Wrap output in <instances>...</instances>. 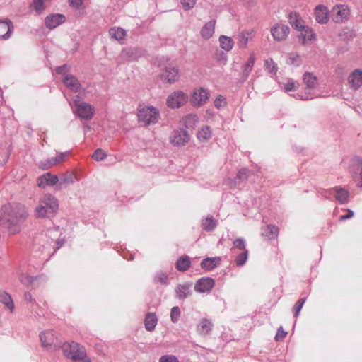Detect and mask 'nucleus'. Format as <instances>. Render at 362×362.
<instances>
[{
	"instance_id": "nucleus-1",
	"label": "nucleus",
	"mask_w": 362,
	"mask_h": 362,
	"mask_svg": "<svg viewBox=\"0 0 362 362\" xmlns=\"http://www.w3.org/2000/svg\"><path fill=\"white\" fill-rule=\"evenodd\" d=\"M4 217L0 218V221H4L3 225L7 228L11 235L20 232V226L28 216L26 207L18 203H13L2 207Z\"/></svg>"
},
{
	"instance_id": "nucleus-2",
	"label": "nucleus",
	"mask_w": 362,
	"mask_h": 362,
	"mask_svg": "<svg viewBox=\"0 0 362 362\" xmlns=\"http://www.w3.org/2000/svg\"><path fill=\"white\" fill-rule=\"evenodd\" d=\"M58 209L57 199L51 194H45L40 197L35 212L37 218H51L57 214Z\"/></svg>"
},
{
	"instance_id": "nucleus-3",
	"label": "nucleus",
	"mask_w": 362,
	"mask_h": 362,
	"mask_svg": "<svg viewBox=\"0 0 362 362\" xmlns=\"http://www.w3.org/2000/svg\"><path fill=\"white\" fill-rule=\"evenodd\" d=\"M74 115L84 120L91 119L95 112V107L90 103L84 102L79 95L74 96L69 102Z\"/></svg>"
},
{
	"instance_id": "nucleus-4",
	"label": "nucleus",
	"mask_w": 362,
	"mask_h": 362,
	"mask_svg": "<svg viewBox=\"0 0 362 362\" xmlns=\"http://www.w3.org/2000/svg\"><path fill=\"white\" fill-rule=\"evenodd\" d=\"M139 122L148 126L158 122L160 118L159 111L154 107H143L138 113Z\"/></svg>"
},
{
	"instance_id": "nucleus-5",
	"label": "nucleus",
	"mask_w": 362,
	"mask_h": 362,
	"mask_svg": "<svg viewBox=\"0 0 362 362\" xmlns=\"http://www.w3.org/2000/svg\"><path fill=\"white\" fill-rule=\"evenodd\" d=\"M210 97L209 91L202 87L195 88L191 94L190 103L194 107L204 106Z\"/></svg>"
},
{
	"instance_id": "nucleus-6",
	"label": "nucleus",
	"mask_w": 362,
	"mask_h": 362,
	"mask_svg": "<svg viewBox=\"0 0 362 362\" xmlns=\"http://www.w3.org/2000/svg\"><path fill=\"white\" fill-rule=\"evenodd\" d=\"M42 346L47 350L52 351L59 347L58 339L53 330L42 332L40 334Z\"/></svg>"
},
{
	"instance_id": "nucleus-7",
	"label": "nucleus",
	"mask_w": 362,
	"mask_h": 362,
	"mask_svg": "<svg viewBox=\"0 0 362 362\" xmlns=\"http://www.w3.org/2000/svg\"><path fill=\"white\" fill-rule=\"evenodd\" d=\"M303 82L305 85V92L306 95L301 96L300 100H308L313 99L315 95H313L311 93L317 85V78L312 73L305 72L303 76Z\"/></svg>"
},
{
	"instance_id": "nucleus-8",
	"label": "nucleus",
	"mask_w": 362,
	"mask_h": 362,
	"mask_svg": "<svg viewBox=\"0 0 362 362\" xmlns=\"http://www.w3.org/2000/svg\"><path fill=\"white\" fill-rule=\"evenodd\" d=\"M187 95L183 91L178 90L168 95L166 104L170 108H179L187 103Z\"/></svg>"
},
{
	"instance_id": "nucleus-9",
	"label": "nucleus",
	"mask_w": 362,
	"mask_h": 362,
	"mask_svg": "<svg viewBox=\"0 0 362 362\" xmlns=\"http://www.w3.org/2000/svg\"><path fill=\"white\" fill-rule=\"evenodd\" d=\"M62 350L64 356L71 360L75 359L80 352H85V349L76 342H66L62 346Z\"/></svg>"
},
{
	"instance_id": "nucleus-10",
	"label": "nucleus",
	"mask_w": 362,
	"mask_h": 362,
	"mask_svg": "<svg viewBox=\"0 0 362 362\" xmlns=\"http://www.w3.org/2000/svg\"><path fill=\"white\" fill-rule=\"evenodd\" d=\"M270 33L275 41H284L288 37L290 28L286 25L276 23L271 28Z\"/></svg>"
},
{
	"instance_id": "nucleus-11",
	"label": "nucleus",
	"mask_w": 362,
	"mask_h": 362,
	"mask_svg": "<svg viewBox=\"0 0 362 362\" xmlns=\"http://www.w3.org/2000/svg\"><path fill=\"white\" fill-rule=\"evenodd\" d=\"M190 139L188 132L182 129L174 130L170 137V142L174 146H184Z\"/></svg>"
},
{
	"instance_id": "nucleus-12",
	"label": "nucleus",
	"mask_w": 362,
	"mask_h": 362,
	"mask_svg": "<svg viewBox=\"0 0 362 362\" xmlns=\"http://www.w3.org/2000/svg\"><path fill=\"white\" fill-rule=\"evenodd\" d=\"M349 9L344 5L334 6L331 11V18L335 23H342L347 19Z\"/></svg>"
},
{
	"instance_id": "nucleus-13",
	"label": "nucleus",
	"mask_w": 362,
	"mask_h": 362,
	"mask_svg": "<svg viewBox=\"0 0 362 362\" xmlns=\"http://www.w3.org/2000/svg\"><path fill=\"white\" fill-rule=\"evenodd\" d=\"M14 30V25L8 18L0 20V40H7L11 38Z\"/></svg>"
},
{
	"instance_id": "nucleus-14",
	"label": "nucleus",
	"mask_w": 362,
	"mask_h": 362,
	"mask_svg": "<svg viewBox=\"0 0 362 362\" xmlns=\"http://www.w3.org/2000/svg\"><path fill=\"white\" fill-rule=\"evenodd\" d=\"M351 89L356 90L362 86V69H356L351 71L347 78Z\"/></svg>"
},
{
	"instance_id": "nucleus-15",
	"label": "nucleus",
	"mask_w": 362,
	"mask_h": 362,
	"mask_svg": "<svg viewBox=\"0 0 362 362\" xmlns=\"http://www.w3.org/2000/svg\"><path fill=\"white\" fill-rule=\"evenodd\" d=\"M215 281L211 277L199 279L195 284L194 290L198 293H209L214 286Z\"/></svg>"
},
{
	"instance_id": "nucleus-16",
	"label": "nucleus",
	"mask_w": 362,
	"mask_h": 362,
	"mask_svg": "<svg viewBox=\"0 0 362 362\" xmlns=\"http://www.w3.org/2000/svg\"><path fill=\"white\" fill-rule=\"evenodd\" d=\"M161 79L169 83H173L179 79V70L174 66H168L161 74Z\"/></svg>"
},
{
	"instance_id": "nucleus-17",
	"label": "nucleus",
	"mask_w": 362,
	"mask_h": 362,
	"mask_svg": "<svg viewBox=\"0 0 362 362\" xmlns=\"http://www.w3.org/2000/svg\"><path fill=\"white\" fill-rule=\"evenodd\" d=\"M59 181L57 175H52L49 173L43 174L38 177L37 185L40 187H45L46 186H54Z\"/></svg>"
},
{
	"instance_id": "nucleus-18",
	"label": "nucleus",
	"mask_w": 362,
	"mask_h": 362,
	"mask_svg": "<svg viewBox=\"0 0 362 362\" xmlns=\"http://www.w3.org/2000/svg\"><path fill=\"white\" fill-rule=\"evenodd\" d=\"M63 82L66 86L73 92H79L82 88L80 81L71 74L65 75L63 78Z\"/></svg>"
},
{
	"instance_id": "nucleus-19",
	"label": "nucleus",
	"mask_w": 362,
	"mask_h": 362,
	"mask_svg": "<svg viewBox=\"0 0 362 362\" xmlns=\"http://www.w3.org/2000/svg\"><path fill=\"white\" fill-rule=\"evenodd\" d=\"M65 21L63 14H52L45 18V25L49 29H54Z\"/></svg>"
},
{
	"instance_id": "nucleus-20",
	"label": "nucleus",
	"mask_w": 362,
	"mask_h": 362,
	"mask_svg": "<svg viewBox=\"0 0 362 362\" xmlns=\"http://www.w3.org/2000/svg\"><path fill=\"white\" fill-rule=\"evenodd\" d=\"M255 36V31L253 30H245L239 33L237 35L238 45L241 49H245L247 46L250 39Z\"/></svg>"
},
{
	"instance_id": "nucleus-21",
	"label": "nucleus",
	"mask_w": 362,
	"mask_h": 362,
	"mask_svg": "<svg viewBox=\"0 0 362 362\" xmlns=\"http://www.w3.org/2000/svg\"><path fill=\"white\" fill-rule=\"evenodd\" d=\"M214 324L209 319L202 318L197 325V332L201 336H206L210 333Z\"/></svg>"
},
{
	"instance_id": "nucleus-22",
	"label": "nucleus",
	"mask_w": 362,
	"mask_h": 362,
	"mask_svg": "<svg viewBox=\"0 0 362 362\" xmlns=\"http://www.w3.org/2000/svg\"><path fill=\"white\" fill-rule=\"evenodd\" d=\"M192 284L190 282H185L183 284H180L175 289L176 298L184 300L192 294L190 290Z\"/></svg>"
},
{
	"instance_id": "nucleus-23",
	"label": "nucleus",
	"mask_w": 362,
	"mask_h": 362,
	"mask_svg": "<svg viewBox=\"0 0 362 362\" xmlns=\"http://www.w3.org/2000/svg\"><path fill=\"white\" fill-rule=\"evenodd\" d=\"M216 21L211 20L206 22L200 30V35L202 38L208 40L211 38L215 30Z\"/></svg>"
},
{
	"instance_id": "nucleus-24",
	"label": "nucleus",
	"mask_w": 362,
	"mask_h": 362,
	"mask_svg": "<svg viewBox=\"0 0 362 362\" xmlns=\"http://www.w3.org/2000/svg\"><path fill=\"white\" fill-rule=\"evenodd\" d=\"M331 192H334L335 199L340 204H345L348 202L349 197V192L348 190L340 187H335L331 189Z\"/></svg>"
},
{
	"instance_id": "nucleus-25",
	"label": "nucleus",
	"mask_w": 362,
	"mask_h": 362,
	"mask_svg": "<svg viewBox=\"0 0 362 362\" xmlns=\"http://www.w3.org/2000/svg\"><path fill=\"white\" fill-rule=\"evenodd\" d=\"M315 20L320 23H325L328 21L327 8L322 5H318L315 8Z\"/></svg>"
},
{
	"instance_id": "nucleus-26",
	"label": "nucleus",
	"mask_w": 362,
	"mask_h": 362,
	"mask_svg": "<svg viewBox=\"0 0 362 362\" xmlns=\"http://www.w3.org/2000/svg\"><path fill=\"white\" fill-rule=\"evenodd\" d=\"M221 262V258L218 257H207L201 262V267L206 271H211L216 268Z\"/></svg>"
},
{
	"instance_id": "nucleus-27",
	"label": "nucleus",
	"mask_w": 362,
	"mask_h": 362,
	"mask_svg": "<svg viewBox=\"0 0 362 362\" xmlns=\"http://www.w3.org/2000/svg\"><path fill=\"white\" fill-rule=\"evenodd\" d=\"M279 233V228L274 225H267L262 228V235L266 237L268 240L275 239Z\"/></svg>"
},
{
	"instance_id": "nucleus-28",
	"label": "nucleus",
	"mask_w": 362,
	"mask_h": 362,
	"mask_svg": "<svg viewBox=\"0 0 362 362\" xmlns=\"http://www.w3.org/2000/svg\"><path fill=\"white\" fill-rule=\"evenodd\" d=\"M42 278L41 276H32L27 274L22 273L19 276V281L25 286L35 287V282L38 281Z\"/></svg>"
},
{
	"instance_id": "nucleus-29",
	"label": "nucleus",
	"mask_w": 362,
	"mask_h": 362,
	"mask_svg": "<svg viewBox=\"0 0 362 362\" xmlns=\"http://www.w3.org/2000/svg\"><path fill=\"white\" fill-rule=\"evenodd\" d=\"M288 22L291 26L297 30H301L304 28L303 21L297 13H290L288 16Z\"/></svg>"
},
{
	"instance_id": "nucleus-30",
	"label": "nucleus",
	"mask_w": 362,
	"mask_h": 362,
	"mask_svg": "<svg viewBox=\"0 0 362 362\" xmlns=\"http://www.w3.org/2000/svg\"><path fill=\"white\" fill-rule=\"evenodd\" d=\"M158 319L154 313H148L145 317L144 325L146 330L152 332L155 329Z\"/></svg>"
},
{
	"instance_id": "nucleus-31",
	"label": "nucleus",
	"mask_w": 362,
	"mask_h": 362,
	"mask_svg": "<svg viewBox=\"0 0 362 362\" xmlns=\"http://www.w3.org/2000/svg\"><path fill=\"white\" fill-rule=\"evenodd\" d=\"M191 265L190 259L188 256L180 257L176 262V269L180 272L187 271Z\"/></svg>"
},
{
	"instance_id": "nucleus-32",
	"label": "nucleus",
	"mask_w": 362,
	"mask_h": 362,
	"mask_svg": "<svg viewBox=\"0 0 362 362\" xmlns=\"http://www.w3.org/2000/svg\"><path fill=\"white\" fill-rule=\"evenodd\" d=\"M300 33L298 37L300 39L302 43L305 44L308 41H310L315 37L313 31L307 26H304L301 30H299Z\"/></svg>"
},
{
	"instance_id": "nucleus-33",
	"label": "nucleus",
	"mask_w": 362,
	"mask_h": 362,
	"mask_svg": "<svg viewBox=\"0 0 362 362\" xmlns=\"http://www.w3.org/2000/svg\"><path fill=\"white\" fill-rule=\"evenodd\" d=\"M218 40L221 47L226 52L230 51L234 46L233 40L226 35H221Z\"/></svg>"
},
{
	"instance_id": "nucleus-34",
	"label": "nucleus",
	"mask_w": 362,
	"mask_h": 362,
	"mask_svg": "<svg viewBox=\"0 0 362 362\" xmlns=\"http://www.w3.org/2000/svg\"><path fill=\"white\" fill-rule=\"evenodd\" d=\"M255 60H256V57H255V54H251L247 63L245 64V65L244 66V70H243L244 80H245L248 78V76L252 69V67L255 64Z\"/></svg>"
},
{
	"instance_id": "nucleus-35",
	"label": "nucleus",
	"mask_w": 362,
	"mask_h": 362,
	"mask_svg": "<svg viewBox=\"0 0 362 362\" xmlns=\"http://www.w3.org/2000/svg\"><path fill=\"white\" fill-rule=\"evenodd\" d=\"M0 301L5 305V306L10 310L11 312H13L14 309V303L11 296L6 293L3 292L0 293Z\"/></svg>"
},
{
	"instance_id": "nucleus-36",
	"label": "nucleus",
	"mask_w": 362,
	"mask_h": 362,
	"mask_svg": "<svg viewBox=\"0 0 362 362\" xmlns=\"http://www.w3.org/2000/svg\"><path fill=\"white\" fill-rule=\"evenodd\" d=\"M138 51L139 50L136 48L124 49L122 52L121 55L124 59L129 60H135L140 56V54L138 53Z\"/></svg>"
},
{
	"instance_id": "nucleus-37",
	"label": "nucleus",
	"mask_w": 362,
	"mask_h": 362,
	"mask_svg": "<svg viewBox=\"0 0 362 362\" xmlns=\"http://www.w3.org/2000/svg\"><path fill=\"white\" fill-rule=\"evenodd\" d=\"M202 225L206 231H212L217 226V221L213 217H206L202 220Z\"/></svg>"
},
{
	"instance_id": "nucleus-38",
	"label": "nucleus",
	"mask_w": 362,
	"mask_h": 362,
	"mask_svg": "<svg viewBox=\"0 0 362 362\" xmlns=\"http://www.w3.org/2000/svg\"><path fill=\"white\" fill-rule=\"evenodd\" d=\"M211 137V130L209 127L202 128L197 133V138L201 141H206Z\"/></svg>"
},
{
	"instance_id": "nucleus-39",
	"label": "nucleus",
	"mask_w": 362,
	"mask_h": 362,
	"mask_svg": "<svg viewBox=\"0 0 362 362\" xmlns=\"http://www.w3.org/2000/svg\"><path fill=\"white\" fill-rule=\"evenodd\" d=\"M110 35L112 38L117 40H122L126 35L125 30L119 28H114L110 30Z\"/></svg>"
},
{
	"instance_id": "nucleus-40",
	"label": "nucleus",
	"mask_w": 362,
	"mask_h": 362,
	"mask_svg": "<svg viewBox=\"0 0 362 362\" xmlns=\"http://www.w3.org/2000/svg\"><path fill=\"white\" fill-rule=\"evenodd\" d=\"M197 122L198 117L192 114L186 116L184 120L185 126L188 129L193 128Z\"/></svg>"
},
{
	"instance_id": "nucleus-41",
	"label": "nucleus",
	"mask_w": 362,
	"mask_h": 362,
	"mask_svg": "<svg viewBox=\"0 0 362 362\" xmlns=\"http://www.w3.org/2000/svg\"><path fill=\"white\" fill-rule=\"evenodd\" d=\"M233 247L231 250L234 252L235 250H240L242 251L247 250L246 249L245 240L243 238H239L233 241Z\"/></svg>"
},
{
	"instance_id": "nucleus-42",
	"label": "nucleus",
	"mask_w": 362,
	"mask_h": 362,
	"mask_svg": "<svg viewBox=\"0 0 362 362\" xmlns=\"http://www.w3.org/2000/svg\"><path fill=\"white\" fill-rule=\"evenodd\" d=\"M248 258V250L243 251L241 253L238 254L235 258V264L238 267L243 266Z\"/></svg>"
},
{
	"instance_id": "nucleus-43",
	"label": "nucleus",
	"mask_w": 362,
	"mask_h": 362,
	"mask_svg": "<svg viewBox=\"0 0 362 362\" xmlns=\"http://www.w3.org/2000/svg\"><path fill=\"white\" fill-rule=\"evenodd\" d=\"M56 165V158H49L44 161H40L38 163V166L42 170H48L51 167Z\"/></svg>"
},
{
	"instance_id": "nucleus-44",
	"label": "nucleus",
	"mask_w": 362,
	"mask_h": 362,
	"mask_svg": "<svg viewBox=\"0 0 362 362\" xmlns=\"http://www.w3.org/2000/svg\"><path fill=\"white\" fill-rule=\"evenodd\" d=\"M180 315L181 311L178 306H174L171 308L170 319L173 323H176L179 321Z\"/></svg>"
},
{
	"instance_id": "nucleus-45",
	"label": "nucleus",
	"mask_w": 362,
	"mask_h": 362,
	"mask_svg": "<svg viewBox=\"0 0 362 362\" xmlns=\"http://www.w3.org/2000/svg\"><path fill=\"white\" fill-rule=\"evenodd\" d=\"M265 69L272 74H276L277 72V67L276 63L273 59H269L265 61Z\"/></svg>"
},
{
	"instance_id": "nucleus-46",
	"label": "nucleus",
	"mask_w": 362,
	"mask_h": 362,
	"mask_svg": "<svg viewBox=\"0 0 362 362\" xmlns=\"http://www.w3.org/2000/svg\"><path fill=\"white\" fill-rule=\"evenodd\" d=\"M154 281L156 282H160L162 284H166L168 281V274L163 271H159L156 274Z\"/></svg>"
},
{
	"instance_id": "nucleus-47",
	"label": "nucleus",
	"mask_w": 362,
	"mask_h": 362,
	"mask_svg": "<svg viewBox=\"0 0 362 362\" xmlns=\"http://www.w3.org/2000/svg\"><path fill=\"white\" fill-rule=\"evenodd\" d=\"M32 6L37 13H41L45 10L44 0H33Z\"/></svg>"
},
{
	"instance_id": "nucleus-48",
	"label": "nucleus",
	"mask_w": 362,
	"mask_h": 362,
	"mask_svg": "<svg viewBox=\"0 0 362 362\" xmlns=\"http://www.w3.org/2000/svg\"><path fill=\"white\" fill-rule=\"evenodd\" d=\"M214 106L218 108H222L226 106L227 101L226 98L221 95L217 96L214 102Z\"/></svg>"
},
{
	"instance_id": "nucleus-49",
	"label": "nucleus",
	"mask_w": 362,
	"mask_h": 362,
	"mask_svg": "<svg viewBox=\"0 0 362 362\" xmlns=\"http://www.w3.org/2000/svg\"><path fill=\"white\" fill-rule=\"evenodd\" d=\"M93 158L97 161L104 160L107 157L106 153L101 148L96 149L92 156Z\"/></svg>"
},
{
	"instance_id": "nucleus-50",
	"label": "nucleus",
	"mask_w": 362,
	"mask_h": 362,
	"mask_svg": "<svg viewBox=\"0 0 362 362\" xmlns=\"http://www.w3.org/2000/svg\"><path fill=\"white\" fill-rule=\"evenodd\" d=\"M299 87V83L293 79L288 80V81L284 85V89L286 91H294Z\"/></svg>"
},
{
	"instance_id": "nucleus-51",
	"label": "nucleus",
	"mask_w": 362,
	"mask_h": 362,
	"mask_svg": "<svg viewBox=\"0 0 362 362\" xmlns=\"http://www.w3.org/2000/svg\"><path fill=\"white\" fill-rule=\"evenodd\" d=\"M306 300V298H300L298 302L295 304L293 307L294 310V316L297 317L300 313V310L302 309L305 302Z\"/></svg>"
},
{
	"instance_id": "nucleus-52",
	"label": "nucleus",
	"mask_w": 362,
	"mask_h": 362,
	"mask_svg": "<svg viewBox=\"0 0 362 362\" xmlns=\"http://www.w3.org/2000/svg\"><path fill=\"white\" fill-rule=\"evenodd\" d=\"M247 171L248 170L247 168L240 169L237 174V177L235 178V183L237 184L238 182H240V181L246 179L247 177Z\"/></svg>"
},
{
	"instance_id": "nucleus-53",
	"label": "nucleus",
	"mask_w": 362,
	"mask_h": 362,
	"mask_svg": "<svg viewBox=\"0 0 362 362\" xmlns=\"http://www.w3.org/2000/svg\"><path fill=\"white\" fill-rule=\"evenodd\" d=\"M72 361L73 362H91L90 358L87 356L86 351L80 352L76 358Z\"/></svg>"
},
{
	"instance_id": "nucleus-54",
	"label": "nucleus",
	"mask_w": 362,
	"mask_h": 362,
	"mask_svg": "<svg viewBox=\"0 0 362 362\" xmlns=\"http://www.w3.org/2000/svg\"><path fill=\"white\" fill-rule=\"evenodd\" d=\"M159 362H179V360L175 356L165 355L160 357Z\"/></svg>"
},
{
	"instance_id": "nucleus-55",
	"label": "nucleus",
	"mask_w": 362,
	"mask_h": 362,
	"mask_svg": "<svg viewBox=\"0 0 362 362\" xmlns=\"http://www.w3.org/2000/svg\"><path fill=\"white\" fill-rule=\"evenodd\" d=\"M181 3L185 10H189L194 6L196 0H182Z\"/></svg>"
},
{
	"instance_id": "nucleus-56",
	"label": "nucleus",
	"mask_w": 362,
	"mask_h": 362,
	"mask_svg": "<svg viewBox=\"0 0 362 362\" xmlns=\"http://www.w3.org/2000/svg\"><path fill=\"white\" fill-rule=\"evenodd\" d=\"M286 334H287V332L283 329L282 327H280L278 329L277 332L275 336L276 341H278L282 340L283 339H284L286 337Z\"/></svg>"
},
{
	"instance_id": "nucleus-57",
	"label": "nucleus",
	"mask_w": 362,
	"mask_h": 362,
	"mask_svg": "<svg viewBox=\"0 0 362 362\" xmlns=\"http://www.w3.org/2000/svg\"><path fill=\"white\" fill-rule=\"evenodd\" d=\"M354 216V212L351 209H347V214L343 215L339 217V221H345L352 218Z\"/></svg>"
},
{
	"instance_id": "nucleus-58",
	"label": "nucleus",
	"mask_w": 362,
	"mask_h": 362,
	"mask_svg": "<svg viewBox=\"0 0 362 362\" xmlns=\"http://www.w3.org/2000/svg\"><path fill=\"white\" fill-rule=\"evenodd\" d=\"M68 153V152L62 153L60 155L53 157L54 158H56V165L64 161Z\"/></svg>"
},
{
	"instance_id": "nucleus-59",
	"label": "nucleus",
	"mask_w": 362,
	"mask_h": 362,
	"mask_svg": "<svg viewBox=\"0 0 362 362\" xmlns=\"http://www.w3.org/2000/svg\"><path fill=\"white\" fill-rule=\"evenodd\" d=\"M83 0H69L70 5L76 8H78L83 4Z\"/></svg>"
},
{
	"instance_id": "nucleus-60",
	"label": "nucleus",
	"mask_w": 362,
	"mask_h": 362,
	"mask_svg": "<svg viewBox=\"0 0 362 362\" xmlns=\"http://www.w3.org/2000/svg\"><path fill=\"white\" fill-rule=\"evenodd\" d=\"M67 71H68V69H67V66L66 65H63V66H58L56 69L57 73L59 74H64Z\"/></svg>"
},
{
	"instance_id": "nucleus-61",
	"label": "nucleus",
	"mask_w": 362,
	"mask_h": 362,
	"mask_svg": "<svg viewBox=\"0 0 362 362\" xmlns=\"http://www.w3.org/2000/svg\"><path fill=\"white\" fill-rule=\"evenodd\" d=\"M24 299L27 302H32L34 299L32 297V295L29 292H25L24 294Z\"/></svg>"
},
{
	"instance_id": "nucleus-62",
	"label": "nucleus",
	"mask_w": 362,
	"mask_h": 362,
	"mask_svg": "<svg viewBox=\"0 0 362 362\" xmlns=\"http://www.w3.org/2000/svg\"><path fill=\"white\" fill-rule=\"evenodd\" d=\"M64 181L67 182H74V177L72 175H69L67 177L64 178Z\"/></svg>"
},
{
	"instance_id": "nucleus-63",
	"label": "nucleus",
	"mask_w": 362,
	"mask_h": 362,
	"mask_svg": "<svg viewBox=\"0 0 362 362\" xmlns=\"http://www.w3.org/2000/svg\"><path fill=\"white\" fill-rule=\"evenodd\" d=\"M83 129H84L85 132H88V131H90L91 129L90 127L88 124H85L83 125Z\"/></svg>"
},
{
	"instance_id": "nucleus-64",
	"label": "nucleus",
	"mask_w": 362,
	"mask_h": 362,
	"mask_svg": "<svg viewBox=\"0 0 362 362\" xmlns=\"http://www.w3.org/2000/svg\"><path fill=\"white\" fill-rule=\"evenodd\" d=\"M57 245H59L58 246V248L60 247L64 243V240L63 239H61V240H58L57 241Z\"/></svg>"
}]
</instances>
